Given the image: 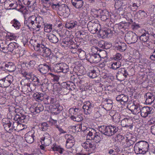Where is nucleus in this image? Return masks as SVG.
Wrapping results in <instances>:
<instances>
[{
    "instance_id": "obj_1",
    "label": "nucleus",
    "mask_w": 155,
    "mask_h": 155,
    "mask_svg": "<svg viewBox=\"0 0 155 155\" xmlns=\"http://www.w3.org/2000/svg\"><path fill=\"white\" fill-rule=\"evenodd\" d=\"M44 22L43 18L40 16L36 17L35 15H32L28 18L25 17L24 25L29 29H36L37 28V30L38 31Z\"/></svg>"
},
{
    "instance_id": "obj_12",
    "label": "nucleus",
    "mask_w": 155,
    "mask_h": 155,
    "mask_svg": "<svg viewBox=\"0 0 155 155\" xmlns=\"http://www.w3.org/2000/svg\"><path fill=\"white\" fill-rule=\"evenodd\" d=\"M2 124L5 130L8 132H12L11 129L12 122L7 118H3L2 120Z\"/></svg>"
},
{
    "instance_id": "obj_61",
    "label": "nucleus",
    "mask_w": 155,
    "mask_h": 155,
    "mask_svg": "<svg viewBox=\"0 0 155 155\" xmlns=\"http://www.w3.org/2000/svg\"><path fill=\"white\" fill-rule=\"evenodd\" d=\"M100 49L97 47H93L91 49V54H98V51H99Z\"/></svg>"
},
{
    "instance_id": "obj_35",
    "label": "nucleus",
    "mask_w": 155,
    "mask_h": 155,
    "mask_svg": "<svg viewBox=\"0 0 155 155\" xmlns=\"http://www.w3.org/2000/svg\"><path fill=\"white\" fill-rule=\"evenodd\" d=\"M26 116L24 115H15L14 117V120L18 121L19 123H24L27 121L26 117Z\"/></svg>"
},
{
    "instance_id": "obj_36",
    "label": "nucleus",
    "mask_w": 155,
    "mask_h": 155,
    "mask_svg": "<svg viewBox=\"0 0 155 155\" xmlns=\"http://www.w3.org/2000/svg\"><path fill=\"white\" fill-rule=\"evenodd\" d=\"M101 19L103 21H106L109 17V12L106 10H101L100 12Z\"/></svg>"
},
{
    "instance_id": "obj_18",
    "label": "nucleus",
    "mask_w": 155,
    "mask_h": 155,
    "mask_svg": "<svg viewBox=\"0 0 155 155\" xmlns=\"http://www.w3.org/2000/svg\"><path fill=\"white\" fill-rule=\"evenodd\" d=\"M35 132L33 130L28 132L25 135V138L26 141L29 143H31L34 141Z\"/></svg>"
},
{
    "instance_id": "obj_20",
    "label": "nucleus",
    "mask_w": 155,
    "mask_h": 155,
    "mask_svg": "<svg viewBox=\"0 0 155 155\" xmlns=\"http://www.w3.org/2000/svg\"><path fill=\"white\" fill-rule=\"evenodd\" d=\"M144 98L146 99V104H150L154 101L155 96L150 93H147L144 95Z\"/></svg>"
},
{
    "instance_id": "obj_39",
    "label": "nucleus",
    "mask_w": 155,
    "mask_h": 155,
    "mask_svg": "<svg viewBox=\"0 0 155 155\" xmlns=\"http://www.w3.org/2000/svg\"><path fill=\"white\" fill-rule=\"evenodd\" d=\"M142 35L139 37L140 41L143 42H145L149 39V36L147 35V33H146L147 30H142Z\"/></svg>"
},
{
    "instance_id": "obj_48",
    "label": "nucleus",
    "mask_w": 155,
    "mask_h": 155,
    "mask_svg": "<svg viewBox=\"0 0 155 155\" xmlns=\"http://www.w3.org/2000/svg\"><path fill=\"white\" fill-rule=\"evenodd\" d=\"M120 115L118 112H115L114 115L112 116V119L113 121L115 123H118L120 120Z\"/></svg>"
},
{
    "instance_id": "obj_21",
    "label": "nucleus",
    "mask_w": 155,
    "mask_h": 155,
    "mask_svg": "<svg viewBox=\"0 0 155 155\" xmlns=\"http://www.w3.org/2000/svg\"><path fill=\"white\" fill-rule=\"evenodd\" d=\"M57 99L54 96H48L45 97L44 102L46 104L54 105L56 103Z\"/></svg>"
},
{
    "instance_id": "obj_24",
    "label": "nucleus",
    "mask_w": 155,
    "mask_h": 155,
    "mask_svg": "<svg viewBox=\"0 0 155 155\" xmlns=\"http://www.w3.org/2000/svg\"><path fill=\"white\" fill-rule=\"evenodd\" d=\"M13 81V77L12 75H8L4 78L3 87H8Z\"/></svg>"
},
{
    "instance_id": "obj_37",
    "label": "nucleus",
    "mask_w": 155,
    "mask_h": 155,
    "mask_svg": "<svg viewBox=\"0 0 155 155\" xmlns=\"http://www.w3.org/2000/svg\"><path fill=\"white\" fill-rule=\"evenodd\" d=\"M44 110V107L43 105L41 104H38L36 106H35L33 108V113L34 114L39 113L42 111Z\"/></svg>"
},
{
    "instance_id": "obj_63",
    "label": "nucleus",
    "mask_w": 155,
    "mask_h": 155,
    "mask_svg": "<svg viewBox=\"0 0 155 155\" xmlns=\"http://www.w3.org/2000/svg\"><path fill=\"white\" fill-rule=\"evenodd\" d=\"M105 45H106V43L105 42L103 41H100L98 44L99 46L103 49H104V48H107V47Z\"/></svg>"
},
{
    "instance_id": "obj_15",
    "label": "nucleus",
    "mask_w": 155,
    "mask_h": 155,
    "mask_svg": "<svg viewBox=\"0 0 155 155\" xmlns=\"http://www.w3.org/2000/svg\"><path fill=\"white\" fill-rule=\"evenodd\" d=\"M3 65L5 67V69L9 72H13L16 68L15 64L11 62L6 61L3 63Z\"/></svg>"
},
{
    "instance_id": "obj_59",
    "label": "nucleus",
    "mask_w": 155,
    "mask_h": 155,
    "mask_svg": "<svg viewBox=\"0 0 155 155\" xmlns=\"http://www.w3.org/2000/svg\"><path fill=\"white\" fill-rule=\"evenodd\" d=\"M78 54L79 58H81L84 59L86 58V53L85 52L81 49H79Z\"/></svg>"
},
{
    "instance_id": "obj_38",
    "label": "nucleus",
    "mask_w": 155,
    "mask_h": 155,
    "mask_svg": "<svg viewBox=\"0 0 155 155\" xmlns=\"http://www.w3.org/2000/svg\"><path fill=\"white\" fill-rule=\"evenodd\" d=\"M33 95L36 101L38 102L41 101L43 100L44 101L45 97L43 94L38 92L34 94Z\"/></svg>"
},
{
    "instance_id": "obj_19",
    "label": "nucleus",
    "mask_w": 155,
    "mask_h": 155,
    "mask_svg": "<svg viewBox=\"0 0 155 155\" xmlns=\"http://www.w3.org/2000/svg\"><path fill=\"white\" fill-rule=\"evenodd\" d=\"M19 47L18 45L16 43L12 42L8 45L7 49L10 52L16 53L18 51V49Z\"/></svg>"
},
{
    "instance_id": "obj_46",
    "label": "nucleus",
    "mask_w": 155,
    "mask_h": 155,
    "mask_svg": "<svg viewBox=\"0 0 155 155\" xmlns=\"http://www.w3.org/2000/svg\"><path fill=\"white\" fill-rule=\"evenodd\" d=\"M36 64L35 61L31 60L29 62L25 63V66L28 69H31L33 68Z\"/></svg>"
},
{
    "instance_id": "obj_54",
    "label": "nucleus",
    "mask_w": 155,
    "mask_h": 155,
    "mask_svg": "<svg viewBox=\"0 0 155 155\" xmlns=\"http://www.w3.org/2000/svg\"><path fill=\"white\" fill-rule=\"evenodd\" d=\"M101 134L98 132H96V133L94 135V137L93 138V140H95L97 143L101 141Z\"/></svg>"
},
{
    "instance_id": "obj_10",
    "label": "nucleus",
    "mask_w": 155,
    "mask_h": 155,
    "mask_svg": "<svg viewBox=\"0 0 155 155\" xmlns=\"http://www.w3.org/2000/svg\"><path fill=\"white\" fill-rule=\"evenodd\" d=\"M69 12L70 9L68 6L64 4L61 5L58 11V13L61 16H66L69 14Z\"/></svg>"
},
{
    "instance_id": "obj_58",
    "label": "nucleus",
    "mask_w": 155,
    "mask_h": 155,
    "mask_svg": "<svg viewBox=\"0 0 155 155\" xmlns=\"http://www.w3.org/2000/svg\"><path fill=\"white\" fill-rule=\"evenodd\" d=\"M52 29V24H46L45 26L44 30L45 32H49L51 31Z\"/></svg>"
},
{
    "instance_id": "obj_28",
    "label": "nucleus",
    "mask_w": 155,
    "mask_h": 155,
    "mask_svg": "<svg viewBox=\"0 0 155 155\" xmlns=\"http://www.w3.org/2000/svg\"><path fill=\"white\" fill-rule=\"evenodd\" d=\"M46 37L51 43H56L58 41V37L55 35L51 33L47 34Z\"/></svg>"
},
{
    "instance_id": "obj_14",
    "label": "nucleus",
    "mask_w": 155,
    "mask_h": 155,
    "mask_svg": "<svg viewBox=\"0 0 155 155\" xmlns=\"http://www.w3.org/2000/svg\"><path fill=\"white\" fill-rule=\"evenodd\" d=\"M74 82L68 81L63 82L61 84V86L64 88H66L69 91L74 90L76 87Z\"/></svg>"
},
{
    "instance_id": "obj_50",
    "label": "nucleus",
    "mask_w": 155,
    "mask_h": 155,
    "mask_svg": "<svg viewBox=\"0 0 155 155\" xmlns=\"http://www.w3.org/2000/svg\"><path fill=\"white\" fill-rule=\"evenodd\" d=\"M62 63L55 64L54 65L53 69L54 71L57 72H61Z\"/></svg>"
},
{
    "instance_id": "obj_22",
    "label": "nucleus",
    "mask_w": 155,
    "mask_h": 155,
    "mask_svg": "<svg viewBox=\"0 0 155 155\" xmlns=\"http://www.w3.org/2000/svg\"><path fill=\"white\" fill-rule=\"evenodd\" d=\"M103 107L104 108V110H109L112 109L113 105V102L111 100L105 99L103 101Z\"/></svg>"
},
{
    "instance_id": "obj_31",
    "label": "nucleus",
    "mask_w": 155,
    "mask_h": 155,
    "mask_svg": "<svg viewBox=\"0 0 155 155\" xmlns=\"http://www.w3.org/2000/svg\"><path fill=\"white\" fill-rule=\"evenodd\" d=\"M140 1L138 0H134L132 5L129 6L128 7L132 11H135L140 6Z\"/></svg>"
},
{
    "instance_id": "obj_55",
    "label": "nucleus",
    "mask_w": 155,
    "mask_h": 155,
    "mask_svg": "<svg viewBox=\"0 0 155 155\" xmlns=\"http://www.w3.org/2000/svg\"><path fill=\"white\" fill-rule=\"evenodd\" d=\"M110 130L112 135L114 134L118 130V127L114 125H110Z\"/></svg>"
},
{
    "instance_id": "obj_30",
    "label": "nucleus",
    "mask_w": 155,
    "mask_h": 155,
    "mask_svg": "<svg viewBox=\"0 0 155 155\" xmlns=\"http://www.w3.org/2000/svg\"><path fill=\"white\" fill-rule=\"evenodd\" d=\"M116 42L115 48L120 51H124L127 48V45L124 43Z\"/></svg>"
},
{
    "instance_id": "obj_42",
    "label": "nucleus",
    "mask_w": 155,
    "mask_h": 155,
    "mask_svg": "<svg viewBox=\"0 0 155 155\" xmlns=\"http://www.w3.org/2000/svg\"><path fill=\"white\" fill-rule=\"evenodd\" d=\"M96 133V131L94 129L90 128L87 133V138L90 140H93L94 135Z\"/></svg>"
},
{
    "instance_id": "obj_64",
    "label": "nucleus",
    "mask_w": 155,
    "mask_h": 155,
    "mask_svg": "<svg viewBox=\"0 0 155 155\" xmlns=\"http://www.w3.org/2000/svg\"><path fill=\"white\" fill-rule=\"evenodd\" d=\"M51 5V7L53 9L58 10L59 9V8L61 6V5L59 3L57 4L52 3Z\"/></svg>"
},
{
    "instance_id": "obj_53",
    "label": "nucleus",
    "mask_w": 155,
    "mask_h": 155,
    "mask_svg": "<svg viewBox=\"0 0 155 155\" xmlns=\"http://www.w3.org/2000/svg\"><path fill=\"white\" fill-rule=\"evenodd\" d=\"M61 72L64 73H67L69 70L68 66L66 64L62 63Z\"/></svg>"
},
{
    "instance_id": "obj_32",
    "label": "nucleus",
    "mask_w": 155,
    "mask_h": 155,
    "mask_svg": "<svg viewBox=\"0 0 155 155\" xmlns=\"http://www.w3.org/2000/svg\"><path fill=\"white\" fill-rule=\"evenodd\" d=\"M104 110L103 107H95L94 109V118L95 119L99 118L101 116L102 111Z\"/></svg>"
},
{
    "instance_id": "obj_49",
    "label": "nucleus",
    "mask_w": 155,
    "mask_h": 155,
    "mask_svg": "<svg viewBox=\"0 0 155 155\" xmlns=\"http://www.w3.org/2000/svg\"><path fill=\"white\" fill-rule=\"evenodd\" d=\"M137 17L140 19H143L147 15V13L144 11L139 10L136 14Z\"/></svg>"
},
{
    "instance_id": "obj_44",
    "label": "nucleus",
    "mask_w": 155,
    "mask_h": 155,
    "mask_svg": "<svg viewBox=\"0 0 155 155\" xmlns=\"http://www.w3.org/2000/svg\"><path fill=\"white\" fill-rule=\"evenodd\" d=\"M20 123L18 121H15L12 124L11 129H12V132L13 130H17L18 131H20Z\"/></svg>"
},
{
    "instance_id": "obj_40",
    "label": "nucleus",
    "mask_w": 155,
    "mask_h": 155,
    "mask_svg": "<svg viewBox=\"0 0 155 155\" xmlns=\"http://www.w3.org/2000/svg\"><path fill=\"white\" fill-rule=\"evenodd\" d=\"M128 23H120L118 26L119 29L122 32H124V31H127L128 28Z\"/></svg>"
},
{
    "instance_id": "obj_11",
    "label": "nucleus",
    "mask_w": 155,
    "mask_h": 155,
    "mask_svg": "<svg viewBox=\"0 0 155 155\" xmlns=\"http://www.w3.org/2000/svg\"><path fill=\"white\" fill-rule=\"evenodd\" d=\"M94 105L89 101H87L84 103L82 108L84 114L86 115H89L91 113L92 109L93 108Z\"/></svg>"
},
{
    "instance_id": "obj_7",
    "label": "nucleus",
    "mask_w": 155,
    "mask_h": 155,
    "mask_svg": "<svg viewBox=\"0 0 155 155\" xmlns=\"http://www.w3.org/2000/svg\"><path fill=\"white\" fill-rule=\"evenodd\" d=\"M128 75V73L125 68H120L118 69V71L117 73V78L119 81H122L126 78Z\"/></svg>"
},
{
    "instance_id": "obj_26",
    "label": "nucleus",
    "mask_w": 155,
    "mask_h": 155,
    "mask_svg": "<svg viewBox=\"0 0 155 155\" xmlns=\"http://www.w3.org/2000/svg\"><path fill=\"white\" fill-rule=\"evenodd\" d=\"M53 106V107L51 109L52 112L55 115H57L59 114L63 110L62 106L60 105L59 104L57 103Z\"/></svg>"
},
{
    "instance_id": "obj_25",
    "label": "nucleus",
    "mask_w": 155,
    "mask_h": 155,
    "mask_svg": "<svg viewBox=\"0 0 155 155\" xmlns=\"http://www.w3.org/2000/svg\"><path fill=\"white\" fill-rule=\"evenodd\" d=\"M17 2L16 3L15 9L24 14L26 12L27 10L26 7L22 5L21 3L19 0H17Z\"/></svg>"
},
{
    "instance_id": "obj_57",
    "label": "nucleus",
    "mask_w": 155,
    "mask_h": 155,
    "mask_svg": "<svg viewBox=\"0 0 155 155\" xmlns=\"http://www.w3.org/2000/svg\"><path fill=\"white\" fill-rule=\"evenodd\" d=\"M65 137L67 138L66 142L74 144V140L73 136L71 135H67Z\"/></svg>"
},
{
    "instance_id": "obj_5",
    "label": "nucleus",
    "mask_w": 155,
    "mask_h": 155,
    "mask_svg": "<svg viewBox=\"0 0 155 155\" xmlns=\"http://www.w3.org/2000/svg\"><path fill=\"white\" fill-rule=\"evenodd\" d=\"M125 39L128 44L134 43L137 41V37L135 33L130 31L126 34Z\"/></svg>"
},
{
    "instance_id": "obj_62",
    "label": "nucleus",
    "mask_w": 155,
    "mask_h": 155,
    "mask_svg": "<svg viewBox=\"0 0 155 155\" xmlns=\"http://www.w3.org/2000/svg\"><path fill=\"white\" fill-rule=\"evenodd\" d=\"M131 25V28L133 30H137L140 27L139 24L136 23L135 22L133 23Z\"/></svg>"
},
{
    "instance_id": "obj_51",
    "label": "nucleus",
    "mask_w": 155,
    "mask_h": 155,
    "mask_svg": "<svg viewBox=\"0 0 155 155\" xmlns=\"http://www.w3.org/2000/svg\"><path fill=\"white\" fill-rule=\"evenodd\" d=\"M39 128L42 131H45L46 130L48 127V125L46 122H44L39 125Z\"/></svg>"
},
{
    "instance_id": "obj_6",
    "label": "nucleus",
    "mask_w": 155,
    "mask_h": 155,
    "mask_svg": "<svg viewBox=\"0 0 155 155\" xmlns=\"http://www.w3.org/2000/svg\"><path fill=\"white\" fill-rule=\"evenodd\" d=\"M88 30L92 34H95L100 30L101 25L99 24L89 21L87 24Z\"/></svg>"
},
{
    "instance_id": "obj_23",
    "label": "nucleus",
    "mask_w": 155,
    "mask_h": 155,
    "mask_svg": "<svg viewBox=\"0 0 155 155\" xmlns=\"http://www.w3.org/2000/svg\"><path fill=\"white\" fill-rule=\"evenodd\" d=\"M131 122L130 120L125 118L121 121V125L123 127H129L130 129H132L133 125H131Z\"/></svg>"
},
{
    "instance_id": "obj_29",
    "label": "nucleus",
    "mask_w": 155,
    "mask_h": 155,
    "mask_svg": "<svg viewBox=\"0 0 155 155\" xmlns=\"http://www.w3.org/2000/svg\"><path fill=\"white\" fill-rule=\"evenodd\" d=\"M71 2L73 6L77 9L81 8L84 3L82 0H71Z\"/></svg>"
},
{
    "instance_id": "obj_9",
    "label": "nucleus",
    "mask_w": 155,
    "mask_h": 155,
    "mask_svg": "<svg viewBox=\"0 0 155 155\" xmlns=\"http://www.w3.org/2000/svg\"><path fill=\"white\" fill-rule=\"evenodd\" d=\"M86 59L91 63H96L101 60V56L98 54H88L86 57Z\"/></svg>"
},
{
    "instance_id": "obj_56",
    "label": "nucleus",
    "mask_w": 155,
    "mask_h": 155,
    "mask_svg": "<svg viewBox=\"0 0 155 155\" xmlns=\"http://www.w3.org/2000/svg\"><path fill=\"white\" fill-rule=\"evenodd\" d=\"M122 5V2L120 0L115 1L114 7L115 9H121L122 8L121 7Z\"/></svg>"
},
{
    "instance_id": "obj_8",
    "label": "nucleus",
    "mask_w": 155,
    "mask_h": 155,
    "mask_svg": "<svg viewBox=\"0 0 155 155\" xmlns=\"http://www.w3.org/2000/svg\"><path fill=\"white\" fill-rule=\"evenodd\" d=\"M100 71L96 66H91L90 67L87 74L91 78H94L97 77L99 74Z\"/></svg>"
},
{
    "instance_id": "obj_4",
    "label": "nucleus",
    "mask_w": 155,
    "mask_h": 155,
    "mask_svg": "<svg viewBox=\"0 0 155 155\" xmlns=\"http://www.w3.org/2000/svg\"><path fill=\"white\" fill-rule=\"evenodd\" d=\"M127 104V108L133 114H137L140 112L141 107L139 104H135L134 101H129Z\"/></svg>"
},
{
    "instance_id": "obj_17",
    "label": "nucleus",
    "mask_w": 155,
    "mask_h": 155,
    "mask_svg": "<svg viewBox=\"0 0 155 155\" xmlns=\"http://www.w3.org/2000/svg\"><path fill=\"white\" fill-rule=\"evenodd\" d=\"M99 130L105 135L108 136H112L110 130V126L109 125L107 126L104 125L100 126L99 128Z\"/></svg>"
},
{
    "instance_id": "obj_43",
    "label": "nucleus",
    "mask_w": 155,
    "mask_h": 155,
    "mask_svg": "<svg viewBox=\"0 0 155 155\" xmlns=\"http://www.w3.org/2000/svg\"><path fill=\"white\" fill-rule=\"evenodd\" d=\"M52 149L53 151H58V153L60 154H64V153L65 152V150L57 145L54 146L52 148Z\"/></svg>"
},
{
    "instance_id": "obj_33",
    "label": "nucleus",
    "mask_w": 155,
    "mask_h": 155,
    "mask_svg": "<svg viewBox=\"0 0 155 155\" xmlns=\"http://www.w3.org/2000/svg\"><path fill=\"white\" fill-rule=\"evenodd\" d=\"M40 142L41 145L40 146V148L42 150H44L45 148L44 146H47L49 145L51 141L50 140H48L47 138H45V137H42L41 138Z\"/></svg>"
},
{
    "instance_id": "obj_34",
    "label": "nucleus",
    "mask_w": 155,
    "mask_h": 155,
    "mask_svg": "<svg viewBox=\"0 0 155 155\" xmlns=\"http://www.w3.org/2000/svg\"><path fill=\"white\" fill-rule=\"evenodd\" d=\"M112 32V31L109 29H108L107 30H101L100 28V30H99L97 33L105 38L107 37L108 35H111Z\"/></svg>"
},
{
    "instance_id": "obj_2",
    "label": "nucleus",
    "mask_w": 155,
    "mask_h": 155,
    "mask_svg": "<svg viewBox=\"0 0 155 155\" xmlns=\"http://www.w3.org/2000/svg\"><path fill=\"white\" fill-rule=\"evenodd\" d=\"M35 50L37 51L41 55L44 57L51 58V61L56 62L58 58L56 55L51 54V51L50 49L45 47L42 44H38L33 46Z\"/></svg>"
},
{
    "instance_id": "obj_3",
    "label": "nucleus",
    "mask_w": 155,
    "mask_h": 155,
    "mask_svg": "<svg viewBox=\"0 0 155 155\" xmlns=\"http://www.w3.org/2000/svg\"><path fill=\"white\" fill-rule=\"evenodd\" d=\"M149 148V144L145 141H140L137 143L134 147V150L137 152V154H144L147 153Z\"/></svg>"
},
{
    "instance_id": "obj_47",
    "label": "nucleus",
    "mask_w": 155,
    "mask_h": 155,
    "mask_svg": "<svg viewBox=\"0 0 155 155\" xmlns=\"http://www.w3.org/2000/svg\"><path fill=\"white\" fill-rule=\"evenodd\" d=\"M11 24L12 26H14L16 29H17L19 28L21 26V24L20 22L17 20L14 19L12 21Z\"/></svg>"
},
{
    "instance_id": "obj_41",
    "label": "nucleus",
    "mask_w": 155,
    "mask_h": 155,
    "mask_svg": "<svg viewBox=\"0 0 155 155\" xmlns=\"http://www.w3.org/2000/svg\"><path fill=\"white\" fill-rule=\"evenodd\" d=\"M78 22L74 21H71L69 22H67L65 25L66 27L68 29H72L74 27L78 26Z\"/></svg>"
},
{
    "instance_id": "obj_52",
    "label": "nucleus",
    "mask_w": 155,
    "mask_h": 155,
    "mask_svg": "<svg viewBox=\"0 0 155 155\" xmlns=\"http://www.w3.org/2000/svg\"><path fill=\"white\" fill-rule=\"evenodd\" d=\"M121 64L120 62L119 61L114 62L112 64L111 68L113 69H117L121 66Z\"/></svg>"
},
{
    "instance_id": "obj_16",
    "label": "nucleus",
    "mask_w": 155,
    "mask_h": 155,
    "mask_svg": "<svg viewBox=\"0 0 155 155\" xmlns=\"http://www.w3.org/2000/svg\"><path fill=\"white\" fill-rule=\"evenodd\" d=\"M50 66L46 63L40 64L38 67V70L42 74H46L50 69Z\"/></svg>"
},
{
    "instance_id": "obj_13",
    "label": "nucleus",
    "mask_w": 155,
    "mask_h": 155,
    "mask_svg": "<svg viewBox=\"0 0 155 155\" xmlns=\"http://www.w3.org/2000/svg\"><path fill=\"white\" fill-rule=\"evenodd\" d=\"M152 108L147 106L142 107L140 112L141 116L144 118L148 117L150 114L153 113V111H152Z\"/></svg>"
},
{
    "instance_id": "obj_45",
    "label": "nucleus",
    "mask_w": 155,
    "mask_h": 155,
    "mask_svg": "<svg viewBox=\"0 0 155 155\" xmlns=\"http://www.w3.org/2000/svg\"><path fill=\"white\" fill-rule=\"evenodd\" d=\"M70 118L74 121L79 122L82 120L83 118L81 115L71 116Z\"/></svg>"
},
{
    "instance_id": "obj_60",
    "label": "nucleus",
    "mask_w": 155,
    "mask_h": 155,
    "mask_svg": "<svg viewBox=\"0 0 155 155\" xmlns=\"http://www.w3.org/2000/svg\"><path fill=\"white\" fill-rule=\"evenodd\" d=\"M99 52L100 53H98V54L100 56L101 58H104L106 57L107 53L105 50L100 49Z\"/></svg>"
},
{
    "instance_id": "obj_27",
    "label": "nucleus",
    "mask_w": 155,
    "mask_h": 155,
    "mask_svg": "<svg viewBox=\"0 0 155 155\" xmlns=\"http://www.w3.org/2000/svg\"><path fill=\"white\" fill-rule=\"evenodd\" d=\"M116 100L117 101L120 102L121 104H124L128 101V97L127 95L121 94L117 96L116 97Z\"/></svg>"
}]
</instances>
